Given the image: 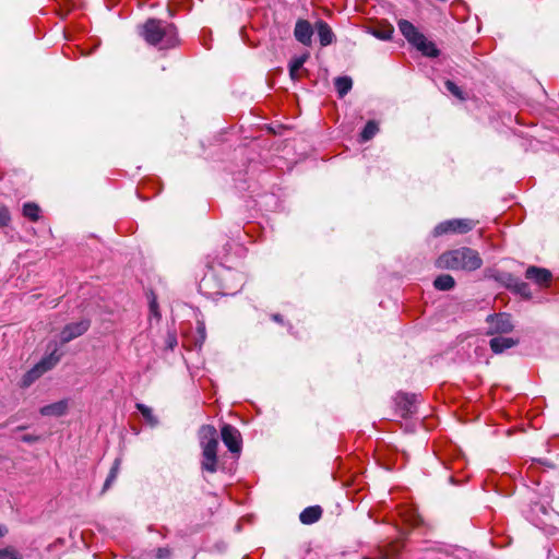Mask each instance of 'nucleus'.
<instances>
[{"label":"nucleus","mask_w":559,"mask_h":559,"mask_svg":"<svg viewBox=\"0 0 559 559\" xmlns=\"http://www.w3.org/2000/svg\"><path fill=\"white\" fill-rule=\"evenodd\" d=\"M90 325L91 322L87 319L67 324L60 332L61 343L67 344L72 340L83 335L88 330Z\"/></svg>","instance_id":"11"},{"label":"nucleus","mask_w":559,"mask_h":559,"mask_svg":"<svg viewBox=\"0 0 559 559\" xmlns=\"http://www.w3.org/2000/svg\"><path fill=\"white\" fill-rule=\"evenodd\" d=\"M67 409H68V401L67 400H61V401H58L56 403H51V404L43 406L39 409V413L43 416H56V417H59V416L64 415L67 413Z\"/></svg>","instance_id":"16"},{"label":"nucleus","mask_w":559,"mask_h":559,"mask_svg":"<svg viewBox=\"0 0 559 559\" xmlns=\"http://www.w3.org/2000/svg\"><path fill=\"white\" fill-rule=\"evenodd\" d=\"M45 372L41 371V369L36 364L31 370H28L23 379L22 384L24 386H29L34 381H36L40 376H43Z\"/></svg>","instance_id":"25"},{"label":"nucleus","mask_w":559,"mask_h":559,"mask_svg":"<svg viewBox=\"0 0 559 559\" xmlns=\"http://www.w3.org/2000/svg\"><path fill=\"white\" fill-rule=\"evenodd\" d=\"M24 428H25V427L20 426V427H17V430H22V429H24Z\"/></svg>","instance_id":"41"},{"label":"nucleus","mask_w":559,"mask_h":559,"mask_svg":"<svg viewBox=\"0 0 559 559\" xmlns=\"http://www.w3.org/2000/svg\"><path fill=\"white\" fill-rule=\"evenodd\" d=\"M444 85L447 91L451 93L453 96H455L459 99L464 98L462 90L453 81L447 80Z\"/></svg>","instance_id":"29"},{"label":"nucleus","mask_w":559,"mask_h":559,"mask_svg":"<svg viewBox=\"0 0 559 559\" xmlns=\"http://www.w3.org/2000/svg\"><path fill=\"white\" fill-rule=\"evenodd\" d=\"M61 359V354L55 348L49 355L43 357L38 362V367L43 372L51 370Z\"/></svg>","instance_id":"18"},{"label":"nucleus","mask_w":559,"mask_h":559,"mask_svg":"<svg viewBox=\"0 0 559 559\" xmlns=\"http://www.w3.org/2000/svg\"><path fill=\"white\" fill-rule=\"evenodd\" d=\"M221 436L224 444L231 453H240L242 439L236 427L225 424L221 429Z\"/></svg>","instance_id":"8"},{"label":"nucleus","mask_w":559,"mask_h":559,"mask_svg":"<svg viewBox=\"0 0 559 559\" xmlns=\"http://www.w3.org/2000/svg\"><path fill=\"white\" fill-rule=\"evenodd\" d=\"M419 395L414 393H399L395 404L402 417H408L417 412Z\"/></svg>","instance_id":"10"},{"label":"nucleus","mask_w":559,"mask_h":559,"mask_svg":"<svg viewBox=\"0 0 559 559\" xmlns=\"http://www.w3.org/2000/svg\"><path fill=\"white\" fill-rule=\"evenodd\" d=\"M0 559H23L22 555L13 547L0 549Z\"/></svg>","instance_id":"28"},{"label":"nucleus","mask_w":559,"mask_h":559,"mask_svg":"<svg viewBox=\"0 0 559 559\" xmlns=\"http://www.w3.org/2000/svg\"><path fill=\"white\" fill-rule=\"evenodd\" d=\"M508 287L513 288L518 294L530 297L531 296V289L527 283L521 281L518 277H514L512 275H508Z\"/></svg>","instance_id":"19"},{"label":"nucleus","mask_w":559,"mask_h":559,"mask_svg":"<svg viewBox=\"0 0 559 559\" xmlns=\"http://www.w3.org/2000/svg\"><path fill=\"white\" fill-rule=\"evenodd\" d=\"M210 281V277L205 276L202 282H201V287L202 286H205L207 284V282Z\"/></svg>","instance_id":"40"},{"label":"nucleus","mask_w":559,"mask_h":559,"mask_svg":"<svg viewBox=\"0 0 559 559\" xmlns=\"http://www.w3.org/2000/svg\"><path fill=\"white\" fill-rule=\"evenodd\" d=\"M120 465H121V459L117 457L115 460V462H114L109 473H112V474L118 476V473H119V469H120Z\"/></svg>","instance_id":"37"},{"label":"nucleus","mask_w":559,"mask_h":559,"mask_svg":"<svg viewBox=\"0 0 559 559\" xmlns=\"http://www.w3.org/2000/svg\"><path fill=\"white\" fill-rule=\"evenodd\" d=\"M199 441L202 449L201 469L214 474L218 467V438L214 426L203 425L199 429Z\"/></svg>","instance_id":"3"},{"label":"nucleus","mask_w":559,"mask_h":559,"mask_svg":"<svg viewBox=\"0 0 559 559\" xmlns=\"http://www.w3.org/2000/svg\"><path fill=\"white\" fill-rule=\"evenodd\" d=\"M308 58L309 53H304L301 56L295 57L289 62V75L293 80H297L298 71L302 68Z\"/></svg>","instance_id":"23"},{"label":"nucleus","mask_w":559,"mask_h":559,"mask_svg":"<svg viewBox=\"0 0 559 559\" xmlns=\"http://www.w3.org/2000/svg\"><path fill=\"white\" fill-rule=\"evenodd\" d=\"M454 285H455V281L453 278V276H451L449 274L439 275L433 281V286L438 290H443V292L450 290L454 287Z\"/></svg>","instance_id":"20"},{"label":"nucleus","mask_w":559,"mask_h":559,"mask_svg":"<svg viewBox=\"0 0 559 559\" xmlns=\"http://www.w3.org/2000/svg\"><path fill=\"white\" fill-rule=\"evenodd\" d=\"M116 478H117V475L109 473L105 480V484H104V490H107L111 486V484L116 480Z\"/></svg>","instance_id":"36"},{"label":"nucleus","mask_w":559,"mask_h":559,"mask_svg":"<svg viewBox=\"0 0 559 559\" xmlns=\"http://www.w3.org/2000/svg\"><path fill=\"white\" fill-rule=\"evenodd\" d=\"M393 33H394V28L391 25L383 27V28H374L371 31V34L376 38L381 39V40H390L393 36Z\"/></svg>","instance_id":"27"},{"label":"nucleus","mask_w":559,"mask_h":559,"mask_svg":"<svg viewBox=\"0 0 559 559\" xmlns=\"http://www.w3.org/2000/svg\"><path fill=\"white\" fill-rule=\"evenodd\" d=\"M135 407L151 427H156L158 425V419L153 414V409L151 407L143 403H136Z\"/></svg>","instance_id":"22"},{"label":"nucleus","mask_w":559,"mask_h":559,"mask_svg":"<svg viewBox=\"0 0 559 559\" xmlns=\"http://www.w3.org/2000/svg\"><path fill=\"white\" fill-rule=\"evenodd\" d=\"M525 277L538 285H545L551 280V273L547 269L530 266L526 269Z\"/></svg>","instance_id":"13"},{"label":"nucleus","mask_w":559,"mask_h":559,"mask_svg":"<svg viewBox=\"0 0 559 559\" xmlns=\"http://www.w3.org/2000/svg\"><path fill=\"white\" fill-rule=\"evenodd\" d=\"M8 530L5 528V526L3 525H0V537L4 536L7 534Z\"/></svg>","instance_id":"39"},{"label":"nucleus","mask_w":559,"mask_h":559,"mask_svg":"<svg viewBox=\"0 0 559 559\" xmlns=\"http://www.w3.org/2000/svg\"><path fill=\"white\" fill-rule=\"evenodd\" d=\"M313 27L307 20H298L295 25L294 36L297 41L305 46L312 43Z\"/></svg>","instance_id":"12"},{"label":"nucleus","mask_w":559,"mask_h":559,"mask_svg":"<svg viewBox=\"0 0 559 559\" xmlns=\"http://www.w3.org/2000/svg\"><path fill=\"white\" fill-rule=\"evenodd\" d=\"M437 265L440 269L472 272L483 265V260L476 250L462 247L442 253L437 260Z\"/></svg>","instance_id":"2"},{"label":"nucleus","mask_w":559,"mask_h":559,"mask_svg":"<svg viewBox=\"0 0 559 559\" xmlns=\"http://www.w3.org/2000/svg\"><path fill=\"white\" fill-rule=\"evenodd\" d=\"M397 26L402 35L406 40L419 50L424 56L438 57L439 49L432 41L427 40L424 34H421L416 26L407 20H400Z\"/></svg>","instance_id":"4"},{"label":"nucleus","mask_w":559,"mask_h":559,"mask_svg":"<svg viewBox=\"0 0 559 559\" xmlns=\"http://www.w3.org/2000/svg\"><path fill=\"white\" fill-rule=\"evenodd\" d=\"M116 478H117V475L109 473L105 480V484H104V490H107L111 486V484L116 480Z\"/></svg>","instance_id":"35"},{"label":"nucleus","mask_w":559,"mask_h":559,"mask_svg":"<svg viewBox=\"0 0 559 559\" xmlns=\"http://www.w3.org/2000/svg\"><path fill=\"white\" fill-rule=\"evenodd\" d=\"M40 209L36 203L27 202L23 205V215L33 222L39 218Z\"/></svg>","instance_id":"26"},{"label":"nucleus","mask_w":559,"mask_h":559,"mask_svg":"<svg viewBox=\"0 0 559 559\" xmlns=\"http://www.w3.org/2000/svg\"><path fill=\"white\" fill-rule=\"evenodd\" d=\"M530 519L532 523L545 534L554 535L556 533L554 523L555 519H559V514L555 513L554 510L549 509L547 506L535 502L531 508Z\"/></svg>","instance_id":"5"},{"label":"nucleus","mask_w":559,"mask_h":559,"mask_svg":"<svg viewBox=\"0 0 559 559\" xmlns=\"http://www.w3.org/2000/svg\"><path fill=\"white\" fill-rule=\"evenodd\" d=\"M490 348L495 354H501L506 349H509L518 344V340L507 336H496L489 342Z\"/></svg>","instance_id":"15"},{"label":"nucleus","mask_w":559,"mask_h":559,"mask_svg":"<svg viewBox=\"0 0 559 559\" xmlns=\"http://www.w3.org/2000/svg\"><path fill=\"white\" fill-rule=\"evenodd\" d=\"M197 333L199 335L198 342L202 345L206 337L205 324L202 321L197 322Z\"/></svg>","instance_id":"31"},{"label":"nucleus","mask_w":559,"mask_h":559,"mask_svg":"<svg viewBox=\"0 0 559 559\" xmlns=\"http://www.w3.org/2000/svg\"><path fill=\"white\" fill-rule=\"evenodd\" d=\"M488 322V334H506L512 331L513 324L511 317L508 313H498L489 316Z\"/></svg>","instance_id":"9"},{"label":"nucleus","mask_w":559,"mask_h":559,"mask_svg":"<svg viewBox=\"0 0 559 559\" xmlns=\"http://www.w3.org/2000/svg\"><path fill=\"white\" fill-rule=\"evenodd\" d=\"M11 222V214L7 206L0 205V228L7 227Z\"/></svg>","instance_id":"30"},{"label":"nucleus","mask_w":559,"mask_h":559,"mask_svg":"<svg viewBox=\"0 0 559 559\" xmlns=\"http://www.w3.org/2000/svg\"><path fill=\"white\" fill-rule=\"evenodd\" d=\"M272 319L275 321V322H278L281 323L283 321V318L281 314H273L272 316Z\"/></svg>","instance_id":"38"},{"label":"nucleus","mask_w":559,"mask_h":559,"mask_svg":"<svg viewBox=\"0 0 559 559\" xmlns=\"http://www.w3.org/2000/svg\"><path fill=\"white\" fill-rule=\"evenodd\" d=\"M322 515V509L320 506L307 507L299 514V520L302 524L310 525L320 520Z\"/></svg>","instance_id":"17"},{"label":"nucleus","mask_w":559,"mask_h":559,"mask_svg":"<svg viewBox=\"0 0 559 559\" xmlns=\"http://www.w3.org/2000/svg\"><path fill=\"white\" fill-rule=\"evenodd\" d=\"M39 440V436L26 433L21 437V441L25 443H34Z\"/></svg>","instance_id":"34"},{"label":"nucleus","mask_w":559,"mask_h":559,"mask_svg":"<svg viewBox=\"0 0 559 559\" xmlns=\"http://www.w3.org/2000/svg\"><path fill=\"white\" fill-rule=\"evenodd\" d=\"M378 123L373 120L368 121L360 133V142H367L371 140L378 133Z\"/></svg>","instance_id":"24"},{"label":"nucleus","mask_w":559,"mask_h":559,"mask_svg":"<svg viewBox=\"0 0 559 559\" xmlns=\"http://www.w3.org/2000/svg\"><path fill=\"white\" fill-rule=\"evenodd\" d=\"M150 312L156 320H159L160 314L158 312V304L155 297L150 301Z\"/></svg>","instance_id":"33"},{"label":"nucleus","mask_w":559,"mask_h":559,"mask_svg":"<svg viewBox=\"0 0 559 559\" xmlns=\"http://www.w3.org/2000/svg\"><path fill=\"white\" fill-rule=\"evenodd\" d=\"M475 227V222L469 218H453L439 223L433 229V236L448 234H466Z\"/></svg>","instance_id":"6"},{"label":"nucleus","mask_w":559,"mask_h":559,"mask_svg":"<svg viewBox=\"0 0 559 559\" xmlns=\"http://www.w3.org/2000/svg\"><path fill=\"white\" fill-rule=\"evenodd\" d=\"M171 550L167 547H159L155 551L156 559H170Z\"/></svg>","instance_id":"32"},{"label":"nucleus","mask_w":559,"mask_h":559,"mask_svg":"<svg viewBox=\"0 0 559 559\" xmlns=\"http://www.w3.org/2000/svg\"><path fill=\"white\" fill-rule=\"evenodd\" d=\"M223 282L221 290L217 294L221 295H235L239 292L245 283L243 275L239 272L226 269L219 274Z\"/></svg>","instance_id":"7"},{"label":"nucleus","mask_w":559,"mask_h":559,"mask_svg":"<svg viewBox=\"0 0 559 559\" xmlns=\"http://www.w3.org/2000/svg\"><path fill=\"white\" fill-rule=\"evenodd\" d=\"M139 34L148 45L158 46L160 49L175 47L178 43L176 26L164 20H146L139 26Z\"/></svg>","instance_id":"1"},{"label":"nucleus","mask_w":559,"mask_h":559,"mask_svg":"<svg viewBox=\"0 0 559 559\" xmlns=\"http://www.w3.org/2000/svg\"><path fill=\"white\" fill-rule=\"evenodd\" d=\"M316 31L318 33L321 46H329L335 40V35L326 22L322 20L317 21Z\"/></svg>","instance_id":"14"},{"label":"nucleus","mask_w":559,"mask_h":559,"mask_svg":"<svg viewBox=\"0 0 559 559\" xmlns=\"http://www.w3.org/2000/svg\"><path fill=\"white\" fill-rule=\"evenodd\" d=\"M336 92L340 97H344L353 86V81L349 76H338L334 81Z\"/></svg>","instance_id":"21"}]
</instances>
